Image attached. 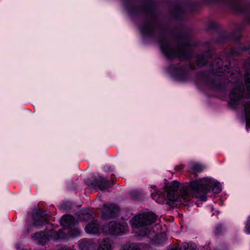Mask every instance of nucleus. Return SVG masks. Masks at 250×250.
<instances>
[{
    "label": "nucleus",
    "instance_id": "nucleus-1",
    "mask_svg": "<svg viewBox=\"0 0 250 250\" xmlns=\"http://www.w3.org/2000/svg\"><path fill=\"white\" fill-rule=\"evenodd\" d=\"M210 188H212V191L215 193H218L222 190L220 184L212 178H204L192 181L188 187H183L181 198L184 201H187L191 197H196L205 202L207 200L206 194Z\"/></svg>",
    "mask_w": 250,
    "mask_h": 250
},
{
    "label": "nucleus",
    "instance_id": "nucleus-2",
    "mask_svg": "<svg viewBox=\"0 0 250 250\" xmlns=\"http://www.w3.org/2000/svg\"><path fill=\"white\" fill-rule=\"evenodd\" d=\"M157 219L156 216L153 213L145 212L138 214L129 221L133 228H138L149 226L154 223Z\"/></svg>",
    "mask_w": 250,
    "mask_h": 250
},
{
    "label": "nucleus",
    "instance_id": "nucleus-3",
    "mask_svg": "<svg viewBox=\"0 0 250 250\" xmlns=\"http://www.w3.org/2000/svg\"><path fill=\"white\" fill-rule=\"evenodd\" d=\"M102 229L106 234L122 235L128 231V228L126 223L121 224L111 221L104 225Z\"/></svg>",
    "mask_w": 250,
    "mask_h": 250
},
{
    "label": "nucleus",
    "instance_id": "nucleus-4",
    "mask_svg": "<svg viewBox=\"0 0 250 250\" xmlns=\"http://www.w3.org/2000/svg\"><path fill=\"white\" fill-rule=\"evenodd\" d=\"M242 89L241 84L237 83L230 94V104L234 108H237L243 102Z\"/></svg>",
    "mask_w": 250,
    "mask_h": 250
},
{
    "label": "nucleus",
    "instance_id": "nucleus-5",
    "mask_svg": "<svg viewBox=\"0 0 250 250\" xmlns=\"http://www.w3.org/2000/svg\"><path fill=\"white\" fill-rule=\"evenodd\" d=\"M53 232L52 231H49L46 232H41L35 233L32 236V238L37 243L44 245L50 239H57L62 237L59 234H57V236H53Z\"/></svg>",
    "mask_w": 250,
    "mask_h": 250
},
{
    "label": "nucleus",
    "instance_id": "nucleus-6",
    "mask_svg": "<svg viewBox=\"0 0 250 250\" xmlns=\"http://www.w3.org/2000/svg\"><path fill=\"white\" fill-rule=\"evenodd\" d=\"M161 49L163 53L168 58L175 57L183 58L185 53L182 49H178L176 51L173 50L167 43H162Z\"/></svg>",
    "mask_w": 250,
    "mask_h": 250
},
{
    "label": "nucleus",
    "instance_id": "nucleus-7",
    "mask_svg": "<svg viewBox=\"0 0 250 250\" xmlns=\"http://www.w3.org/2000/svg\"><path fill=\"white\" fill-rule=\"evenodd\" d=\"M119 211V208L113 204H104L102 210V217L109 219L115 217Z\"/></svg>",
    "mask_w": 250,
    "mask_h": 250
},
{
    "label": "nucleus",
    "instance_id": "nucleus-8",
    "mask_svg": "<svg viewBox=\"0 0 250 250\" xmlns=\"http://www.w3.org/2000/svg\"><path fill=\"white\" fill-rule=\"evenodd\" d=\"M179 183L177 181H173L169 186L167 191V197L169 201L172 202L178 201L180 197L177 192L179 187Z\"/></svg>",
    "mask_w": 250,
    "mask_h": 250
},
{
    "label": "nucleus",
    "instance_id": "nucleus-9",
    "mask_svg": "<svg viewBox=\"0 0 250 250\" xmlns=\"http://www.w3.org/2000/svg\"><path fill=\"white\" fill-rule=\"evenodd\" d=\"M223 63H224L223 60L220 59H218L213 62V70L215 74L220 75L221 73H224L228 69L227 67V63L223 67L220 66L221 64L222 65Z\"/></svg>",
    "mask_w": 250,
    "mask_h": 250
},
{
    "label": "nucleus",
    "instance_id": "nucleus-10",
    "mask_svg": "<svg viewBox=\"0 0 250 250\" xmlns=\"http://www.w3.org/2000/svg\"><path fill=\"white\" fill-rule=\"evenodd\" d=\"M60 222L62 225L65 227H68L71 225H75L78 221L71 215H63L60 219Z\"/></svg>",
    "mask_w": 250,
    "mask_h": 250
},
{
    "label": "nucleus",
    "instance_id": "nucleus-11",
    "mask_svg": "<svg viewBox=\"0 0 250 250\" xmlns=\"http://www.w3.org/2000/svg\"><path fill=\"white\" fill-rule=\"evenodd\" d=\"M99 224L96 221H93L86 225L85 230L87 233L95 234L99 232Z\"/></svg>",
    "mask_w": 250,
    "mask_h": 250
},
{
    "label": "nucleus",
    "instance_id": "nucleus-12",
    "mask_svg": "<svg viewBox=\"0 0 250 250\" xmlns=\"http://www.w3.org/2000/svg\"><path fill=\"white\" fill-rule=\"evenodd\" d=\"M97 183L98 188L102 190H105L110 187L109 181L102 176L97 179Z\"/></svg>",
    "mask_w": 250,
    "mask_h": 250
},
{
    "label": "nucleus",
    "instance_id": "nucleus-13",
    "mask_svg": "<svg viewBox=\"0 0 250 250\" xmlns=\"http://www.w3.org/2000/svg\"><path fill=\"white\" fill-rule=\"evenodd\" d=\"M244 112L246 120V129L250 128V102L244 105Z\"/></svg>",
    "mask_w": 250,
    "mask_h": 250
},
{
    "label": "nucleus",
    "instance_id": "nucleus-14",
    "mask_svg": "<svg viewBox=\"0 0 250 250\" xmlns=\"http://www.w3.org/2000/svg\"><path fill=\"white\" fill-rule=\"evenodd\" d=\"M79 247L82 250H94L95 245L86 240H83L80 243Z\"/></svg>",
    "mask_w": 250,
    "mask_h": 250
},
{
    "label": "nucleus",
    "instance_id": "nucleus-15",
    "mask_svg": "<svg viewBox=\"0 0 250 250\" xmlns=\"http://www.w3.org/2000/svg\"><path fill=\"white\" fill-rule=\"evenodd\" d=\"M97 250H112L111 243L109 239H104L100 242Z\"/></svg>",
    "mask_w": 250,
    "mask_h": 250
},
{
    "label": "nucleus",
    "instance_id": "nucleus-16",
    "mask_svg": "<svg viewBox=\"0 0 250 250\" xmlns=\"http://www.w3.org/2000/svg\"><path fill=\"white\" fill-rule=\"evenodd\" d=\"M34 226L38 227L43 225L44 223L47 222V220L43 216L41 215L40 214H38L37 215L34 216Z\"/></svg>",
    "mask_w": 250,
    "mask_h": 250
},
{
    "label": "nucleus",
    "instance_id": "nucleus-17",
    "mask_svg": "<svg viewBox=\"0 0 250 250\" xmlns=\"http://www.w3.org/2000/svg\"><path fill=\"white\" fill-rule=\"evenodd\" d=\"M191 168L193 171L201 172L205 168V167L198 163L193 162L191 163Z\"/></svg>",
    "mask_w": 250,
    "mask_h": 250
},
{
    "label": "nucleus",
    "instance_id": "nucleus-18",
    "mask_svg": "<svg viewBox=\"0 0 250 250\" xmlns=\"http://www.w3.org/2000/svg\"><path fill=\"white\" fill-rule=\"evenodd\" d=\"M196 245L192 243H184L181 247L180 250H195Z\"/></svg>",
    "mask_w": 250,
    "mask_h": 250
},
{
    "label": "nucleus",
    "instance_id": "nucleus-19",
    "mask_svg": "<svg viewBox=\"0 0 250 250\" xmlns=\"http://www.w3.org/2000/svg\"><path fill=\"white\" fill-rule=\"evenodd\" d=\"M121 250H140L139 246L135 244L131 245H125L123 247Z\"/></svg>",
    "mask_w": 250,
    "mask_h": 250
},
{
    "label": "nucleus",
    "instance_id": "nucleus-20",
    "mask_svg": "<svg viewBox=\"0 0 250 250\" xmlns=\"http://www.w3.org/2000/svg\"><path fill=\"white\" fill-rule=\"evenodd\" d=\"M245 82L247 86V91L250 95V71L247 70L245 75Z\"/></svg>",
    "mask_w": 250,
    "mask_h": 250
},
{
    "label": "nucleus",
    "instance_id": "nucleus-21",
    "mask_svg": "<svg viewBox=\"0 0 250 250\" xmlns=\"http://www.w3.org/2000/svg\"><path fill=\"white\" fill-rule=\"evenodd\" d=\"M80 215H83V216L82 218H81L80 219L83 220H86L89 219L91 217V215L88 212L85 210H82L79 212Z\"/></svg>",
    "mask_w": 250,
    "mask_h": 250
},
{
    "label": "nucleus",
    "instance_id": "nucleus-22",
    "mask_svg": "<svg viewBox=\"0 0 250 250\" xmlns=\"http://www.w3.org/2000/svg\"><path fill=\"white\" fill-rule=\"evenodd\" d=\"M157 195H158L159 197H161L162 198H163L164 197V195L163 194H159V191H157L156 189H155V193H152L151 194V196H152V198L154 200H155L156 202L160 203V202H161V200H158L157 199L155 198V197H156Z\"/></svg>",
    "mask_w": 250,
    "mask_h": 250
},
{
    "label": "nucleus",
    "instance_id": "nucleus-23",
    "mask_svg": "<svg viewBox=\"0 0 250 250\" xmlns=\"http://www.w3.org/2000/svg\"><path fill=\"white\" fill-rule=\"evenodd\" d=\"M148 232L147 229L145 228L143 230H141L138 232V236H145L148 234Z\"/></svg>",
    "mask_w": 250,
    "mask_h": 250
},
{
    "label": "nucleus",
    "instance_id": "nucleus-24",
    "mask_svg": "<svg viewBox=\"0 0 250 250\" xmlns=\"http://www.w3.org/2000/svg\"><path fill=\"white\" fill-rule=\"evenodd\" d=\"M80 233V231L77 229H75L73 231H70L69 235L71 237H76L79 235Z\"/></svg>",
    "mask_w": 250,
    "mask_h": 250
},
{
    "label": "nucleus",
    "instance_id": "nucleus-25",
    "mask_svg": "<svg viewBox=\"0 0 250 250\" xmlns=\"http://www.w3.org/2000/svg\"><path fill=\"white\" fill-rule=\"evenodd\" d=\"M206 60L204 56H202L197 60V64L199 65H202L205 64Z\"/></svg>",
    "mask_w": 250,
    "mask_h": 250
},
{
    "label": "nucleus",
    "instance_id": "nucleus-26",
    "mask_svg": "<svg viewBox=\"0 0 250 250\" xmlns=\"http://www.w3.org/2000/svg\"><path fill=\"white\" fill-rule=\"evenodd\" d=\"M223 229V227L222 225L219 224L216 226L215 229V233L216 234H219L222 232V230Z\"/></svg>",
    "mask_w": 250,
    "mask_h": 250
},
{
    "label": "nucleus",
    "instance_id": "nucleus-27",
    "mask_svg": "<svg viewBox=\"0 0 250 250\" xmlns=\"http://www.w3.org/2000/svg\"><path fill=\"white\" fill-rule=\"evenodd\" d=\"M246 231L248 234H250V217H249L246 225Z\"/></svg>",
    "mask_w": 250,
    "mask_h": 250
},
{
    "label": "nucleus",
    "instance_id": "nucleus-28",
    "mask_svg": "<svg viewBox=\"0 0 250 250\" xmlns=\"http://www.w3.org/2000/svg\"><path fill=\"white\" fill-rule=\"evenodd\" d=\"M184 167L182 165L177 166L175 167V169L177 170H181Z\"/></svg>",
    "mask_w": 250,
    "mask_h": 250
},
{
    "label": "nucleus",
    "instance_id": "nucleus-29",
    "mask_svg": "<svg viewBox=\"0 0 250 250\" xmlns=\"http://www.w3.org/2000/svg\"><path fill=\"white\" fill-rule=\"evenodd\" d=\"M156 240H154L153 241V243L157 244H158V245L161 244L162 243V241H159V240L158 242H156Z\"/></svg>",
    "mask_w": 250,
    "mask_h": 250
},
{
    "label": "nucleus",
    "instance_id": "nucleus-30",
    "mask_svg": "<svg viewBox=\"0 0 250 250\" xmlns=\"http://www.w3.org/2000/svg\"><path fill=\"white\" fill-rule=\"evenodd\" d=\"M29 232V231H28V229H27V232H26V234H27V233H28Z\"/></svg>",
    "mask_w": 250,
    "mask_h": 250
},
{
    "label": "nucleus",
    "instance_id": "nucleus-31",
    "mask_svg": "<svg viewBox=\"0 0 250 250\" xmlns=\"http://www.w3.org/2000/svg\"><path fill=\"white\" fill-rule=\"evenodd\" d=\"M152 188H155V186H154L152 187Z\"/></svg>",
    "mask_w": 250,
    "mask_h": 250
},
{
    "label": "nucleus",
    "instance_id": "nucleus-32",
    "mask_svg": "<svg viewBox=\"0 0 250 250\" xmlns=\"http://www.w3.org/2000/svg\"><path fill=\"white\" fill-rule=\"evenodd\" d=\"M172 250H178L177 249H173Z\"/></svg>",
    "mask_w": 250,
    "mask_h": 250
}]
</instances>
